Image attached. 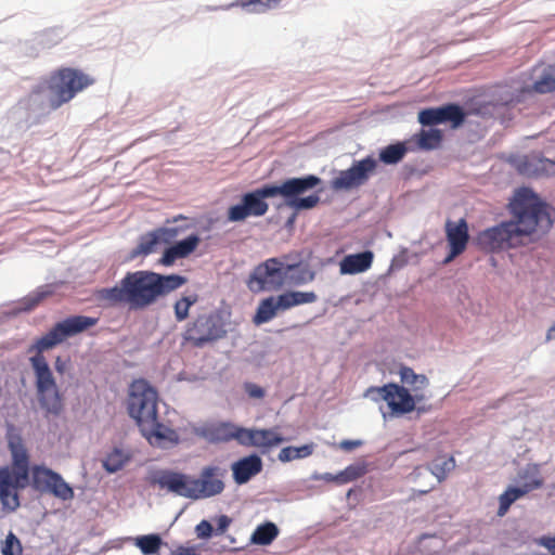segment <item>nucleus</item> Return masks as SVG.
<instances>
[{"instance_id": "nucleus-41", "label": "nucleus", "mask_w": 555, "mask_h": 555, "mask_svg": "<svg viewBox=\"0 0 555 555\" xmlns=\"http://www.w3.org/2000/svg\"><path fill=\"white\" fill-rule=\"evenodd\" d=\"M212 526L207 520H202L196 527L195 532L197 538L199 539H208L211 537L212 533Z\"/></svg>"}, {"instance_id": "nucleus-1", "label": "nucleus", "mask_w": 555, "mask_h": 555, "mask_svg": "<svg viewBox=\"0 0 555 555\" xmlns=\"http://www.w3.org/2000/svg\"><path fill=\"white\" fill-rule=\"evenodd\" d=\"M513 219L479 232L477 246L486 251H499L518 246L522 236L547 232L554 222V209L528 188H521L508 204Z\"/></svg>"}, {"instance_id": "nucleus-17", "label": "nucleus", "mask_w": 555, "mask_h": 555, "mask_svg": "<svg viewBox=\"0 0 555 555\" xmlns=\"http://www.w3.org/2000/svg\"><path fill=\"white\" fill-rule=\"evenodd\" d=\"M262 467V460L259 455L245 456L232 464L233 479L237 485H244L258 475Z\"/></svg>"}, {"instance_id": "nucleus-54", "label": "nucleus", "mask_w": 555, "mask_h": 555, "mask_svg": "<svg viewBox=\"0 0 555 555\" xmlns=\"http://www.w3.org/2000/svg\"><path fill=\"white\" fill-rule=\"evenodd\" d=\"M427 537H429V535H428V534H423V535L421 537V539H425V538H427Z\"/></svg>"}, {"instance_id": "nucleus-4", "label": "nucleus", "mask_w": 555, "mask_h": 555, "mask_svg": "<svg viewBox=\"0 0 555 555\" xmlns=\"http://www.w3.org/2000/svg\"><path fill=\"white\" fill-rule=\"evenodd\" d=\"M157 400L156 390L146 380L138 379L130 385L127 409L150 444L168 448L179 442V435L158 421Z\"/></svg>"}, {"instance_id": "nucleus-7", "label": "nucleus", "mask_w": 555, "mask_h": 555, "mask_svg": "<svg viewBox=\"0 0 555 555\" xmlns=\"http://www.w3.org/2000/svg\"><path fill=\"white\" fill-rule=\"evenodd\" d=\"M9 449L13 469L0 468V502L4 508L14 512L20 506L18 489H25L29 481V456L18 435L10 436Z\"/></svg>"}, {"instance_id": "nucleus-21", "label": "nucleus", "mask_w": 555, "mask_h": 555, "mask_svg": "<svg viewBox=\"0 0 555 555\" xmlns=\"http://www.w3.org/2000/svg\"><path fill=\"white\" fill-rule=\"evenodd\" d=\"M443 133L440 129L431 128L428 130L422 129L420 132L413 134L408 144L415 150L431 151L441 145Z\"/></svg>"}, {"instance_id": "nucleus-29", "label": "nucleus", "mask_w": 555, "mask_h": 555, "mask_svg": "<svg viewBox=\"0 0 555 555\" xmlns=\"http://www.w3.org/2000/svg\"><path fill=\"white\" fill-rule=\"evenodd\" d=\"M314 451V443H308L300 447H285L283 448L278 459L279 461L286 463L294 460L306 459L310 456Z\"/></svg>"}, {"instance_id": "nucleus-38", "label": "nucleus", "mask_w": 555, "mask_h": 555, "mask_svg": "<svg viewBox=\"0 0 555 555\" xmlns=\"http://www.w3.org/2000/svg\"><path fill=\"white\" fill-rule=\"evenodd\" d=\"M401 382L405 385L412 384L414 378H421V386H428L429 380L424 374H416L411 367L401 366L399 370Z\"/></svg>"}, {"instance_id": "nucleus-23", "label": "nucleus", "mask_w": 555, "mask_h": 555, "mask_svg": "<svg viewBox=\"0 0 555 555\" xmlns=\"http://www.w3.org/2000/svg\"><path fill=\"white\" fill-rule=\"evenodd\" d=\"M283 311H285V309L282 305H280V295L270 296L259 302L253 321L255 324L260 325L271 321L278 315L279 312Z\"/></svg>"}, {"instance_id": "nucleus-35", "label": "nucleus", "mask_w": 555, "mask_h": 555, "mask_svg": "<svg viewBox=\"0 0 555 555\" xmlns=\"http://www.w3.org/2000/svg\"><path fill=\"white\" fill-rule=\"evenodd\" d=\"M532 90L537 93H548L555 91V77L550 74H543L532 86Z\"/></svg>"}, {"instance_id": "nucleus-42", "label": "nucleus", "mask_w": 555, "mask_h": 555, "mask_svg": "<svg viewBox=\"0 0 555 555\" xmlns=\"http://www.w3.org/2000/svg\"><path fill=\"white\" fill-rule=\"evenodd\" d=\"M182 258L180 254H178V249L176 245L167 248L162 257V263L169 266L172 264L177 259Z\"/></svg>"}, {"instance_id": "nucleus-51", "label": "nucleus", "mask_w": 555, "mask_h": 555, "mask_svg": "<svg viewBox=\"0 0 555 555\" xmlns=\"http://www.w3.org/2000/svg\"><path fill=\"white\" fill-rule=\"evenodd\" d=\"M423 474L422 467H416L410 475L413 481H416Z\"/></svg>"}, {"instance_id": "nucleus-22", "label": "nucleus", "mask_w": 555, "mask_h": 555, "mask_svg": "<svg viewBox=\"0 0 555 555\" xmlns=\"http://www.w3.org/2000/svg\"><path fill=\"white\" fill-rule=\"evenodd\" d=\"M374 255L366 250L346 256L340 262V272L344 274H357L371 268Z\"/></svg>"}, {"instance_id": "nucleus-25", "label": "nucleus", "mask_w": 555, "mask_h": 555, "mask_svg": "<svg viewBox=\"0 0 555 555\" xmlns=\"http://www.w3.org/2000/svg\"><path fill=\"white\" fill-rule=\"evenodd\" d=\"M409 151H414V147L410 146L408 141L389 144L380 150L379 160L387 165H395L401 162Z\"/></svg>"}, {"instance_id": "nucleus-20", "label": "nucleus", "mask_w": 555, "mask_h": 555, "mask_svg": "<svg viewBox=\"0 0 555 555\" xmlns=\"http://www.w3.org/2000/svg\"><path fill=\"white\" fill-rule=\"evenodd\" d=\"M543 481L541 479H534L530 482L525 483L522 487H509L499 498V509L498 515L504 516L509 509L511 505L521 496L534 489L541 488Z\"/></svg>"}, {"instance_id": "nucleus-31", "label": "nucleus", "mask_w": 555, "mask_h": 555, "mask_svg": "<svg viewBox=\"0 0 555 555\" xmlns=\"http://www.w3.org/2000/svg\"><path fill=\"white\" fill-rule=\"evenodd\" d=\"M455 468V460L453 456L437 457L433 461L430 466L431 474L438 479L439 482L447 479L448 475Z\"/></svg>"}, {"instance_id": "nucleus-3", "label": "nucleus", "mask_w": 555, "mask_h": 555, "mask_svg": "<svg viewBox=\"0 0 555 555\" xmlns=\"http://www.w3.org/2000/svg\"><path fill=\"white\" fill-rule=\"evenodd\" d=\"M185 283L186 279L178 274L162 275L150 271H135L127 273L119 285L105 288L101 294L102 298L112 304L122 302L132 309H142Z\"/></svg>"}, {"instance_id": "nucleus-28", "label": "nucleus", "mask_w": 555, "mask_h": 555, "mask_svg": "<svg viewBox=\"0 0 555 555\" xmlns=\"http://www.w3.org/2000/svg\"><path fill=\"white\" fill-rule=\"evenodd\" d=\"M159 243V237L156 233L150 232L142 235L138 245L130 251V259H135L140 256H147L155 251L156 245Z\"/></svg>"}, {"instance_id": "nucleus-44", "label": "nucleus", "mask_w": 555, "mask_h": 555, "mask_svg": "<svg viewBox=\"0 0 555 555\" xmlns=\"http://www.w3.org/2000/svg\"><path fill=\"white\" fill-rule=\"evenodd\" d=\"M362 442L360 440H343L339 444L344 451H352L360 447Z\"/></svg>"}, {"instance_id": "nucleus-50", "label": "nucleus", "mask_w": 555, "mask_h": 555, "mask_svg": "<svg viewBox=\"0 0 555 555\" xmlns=\"http://www.w3.org/2000/svg\"><path fill=\"white\" fill-rule=\"evenodd\" d=\"M434 488H435L434 486H430V487H429V488H427V489L413 490L411 498H412V499H415L416 496L427 494V493H428V492H430Z\"/></svg>"}, {"instance_id": "nucleus-53", "label": "nucleus", "mask_w": 555, "mask_h": 555, "mask_svg": "<svg viewBox=\"0 0 555 555\" xmlns=\"http://www.w3.org/2000/svg\"><path fill=\"white\" fill-rule=\"evenodd\" d=\"M56 370L60 372L62 371V367L60 365V359L56 360Z\"/></svg>"}, {"instance_id": "nucleus-43", "label": "nucleus", "mask_w": 555, "mask_h": 555, "mask_svg": "<svg viewBox=\"0 0 555 555\" xmlns=\"http://www.w3.org/2000/svg\"><path fill=\"white\" fill-rule=\"evenodd\" d=\"M539 544L546 547L552 555H555V538L542 537L539 539Z\"/></svg>"}, {"instance_id": "nucleus-36", "label": "nucleus", "mask_w": 555, "mask_h": 555, "mask_svg": "<svg viewBox=\"0 0 555 555\" xmlns=\"http://www.w3.org/2000/svg\"><path fill=\"white\" fill-rule=\"evenodd\" d=\"M2 555H22V545L17 537L10 532L1 547Z\"/></svg>"}, {"instance_id": "nucleus-46", "label": "nucleus", "mask_w": 555, "mask_h": 555, "mask_svg": "<svg viewBox=\"0 0 555 555\" xmlns=\"http://www.w3.org/2000/svg\"><path fill=\"white\" fill-rule=\"evenodd\" d=\"M230 522H231V519L228 516H225V515L220 516L218 518L217 531L219 533H223L230 526Z\"/></svg>"}, {"instance_id": "nucleus-2", "label": "nucleus", "mask_w": 555, "mask_h": 555, "mask_svg": "<svg viewBox=\"0 0 555 555\" xmlns=\"http://www.w3.org/2000/svg\"><path fill=\"white\" fill-rule=\"evenodd\" d=\"M321 183V179L313 175L301 178H291L283 181L280 185L267 184L246 193L242 197V203L231 206L228 210V219L232 222L243 221L249 216L261 217L266 215L269 205L266 198L282 196L288 207L295 210L314 208L320 203L318 194H311L300 197L307 191L314 189Z\"/></svg>"}, {"instance_id": "nucleus-8", "label": "nucleus", "mask_w": 555, "mask_h": 555, "mask_svg": "<svg viewBox=\"0 0 555 555\" xmlns=\"http://www.w3.org/2000/svg\"><path fill=\"white\" fill-rule=\"evenodd\" d=\"M39 352L30 358V362L35 373V384L37 390V398L40 406L46 410L48 414L57 415L62 408V398L60 396L53 373L41 354L43 349H38Z\"/></svg>"}, {"instance_id": "nucleus-12", "label": "nucleus", "mask_w": 555, "mask_h": 555, "mask_svg": "<svg viewBox=\"0 0 555 555\" xmlns=\"http://www.w3.org/2000/svg\"><path fill=\"white\" fill-rule=\"evenodd\" d=\"M225 324L219 315H199L186 328L184 338L195 345L211 343L224 337Z\"/></svg>"}, {"instance_id": "nucleus-16", "label": "nucleus", "mask_w": 555, "mask_h": 555, "mask_svg": "<svg viewBox=\"0 0 555 555\" xmlns=\"http://www.w3.org/2000/svg\"><path fill=\"white\" fill-rule=\"evenodd\" d=\"M446 235L450 246V253L444 260V262L448 263L466 249L469 241L468 224L466 220L463 218L457 222L448 220L446 223Z\"/></svg>"}, {"instance_id": "nucleus-9", "label": "nucleus", "mask_w": 555, "mask_h": 555, "mask_svg": "<svg viewBox=\"0 0 555 555\" xmlns=\"http://www.w3.org/2000/svg\"><path fill=\"white\" fill-rule=\"evenodd\" d=\"M292 269L294 267L281 258H269L254 268L246 281L247 287L253 293L276 291L284 285Z\"/></svg>"}, {"instance_id": "nucleus-13", "label": "nucleus", "mask_w": 555, "mask_h": 555, "mask_svg": "<svg viewBox=\"0 0 555 555\" xmlns=\"http://www.w3.org/2000/svg\"><path fill=\"white\" fill-rule=\"evenodd\" d=\"M33 485L36 489L47 491L63 501L72 500L74 498L73 488L65 482L60 474L47 467H34Z\"/></svg>"}, {"instance_id": "nucleus-49", "label": "nucleus", "mask_w": 555, "mask_h": 555, "mask_svg": "<svg viewBox=\"0 0 555 555\" xmlns=\"http://www.w3.org/2000/svg\"><path fill=\"white\" fill-rule=\"evenodd\" d=\"M408 386L411 387L412 391L424 390L427 387V386H421V378H414L412 380V384H409Z\"/></svg>"}, {"instance_id": "nucleus-15", "label": "nucleus", "mask_w": 555, "mask_h": 555, "mask_svg": "<svg viewBox=\"0 0 555 555\" xmlns=\"http://www.w3.org/2000/svg\"><path fill=\"white\" fill-rule=\"evenodd\" d=\"M465 120L463 108L456 104H446L440 107L422 109L418 121L423 126H435L449 122L453 129L459 128Z\"/></svg>"}, {"instance_id": "nucleus-27", "label": "nucleus", "mask_w": 555, "mask_h": 555, "mask_svg": "<svg viewBox=\"0 0 555 555\" xmlns=\"http://www.w3.org/2000/svg\"><path fill=\"white\" fill-rule=\"evenodd\" d=\"M134 545L141 551L143 555L158 554L163 540L156 533L139 535L134 539Z\"/></svg>"}, {"instance_id": "nucleus-37", "label": "nucleus", "mask_w": 555, "mask_h": 555, "mask_svg": "<svg viewBox=\"0 0 555 555\" xmlns=\"http://www.w3.org/2000/svg\"><path fill=\"white\" fill-rule=\"evenodd\" d=\"M199 242V238L196 235H191L176 244V247L178 249V254L182 258L189 256L191 253L195 250Z\"/></svg>"}, {"instance_id": "nucleus-10", "label": "nucleus", "mask_w": 555, "mask_h": 555, "mask_svg": "<svg viewBox=\"0 0 555 555\" xmlns=\"http://www.w3.org/2000/svg\"><path fill=\"white\" fill-rule=\"evenodd\" d=\"M98 323L96 318L73 315L56 323L46 335L40 337L31 347H54L68 337L78 335Z\"/></svg>"}, {"instance_id": "nucleus-52", "label": "nucleus", "mask_w": 555, "mask_h": 555, "mask_svg": "<svg viewBox=\"0 0 555 555\" xmlns=\"http://www.w3.org/2000/svg\"><path fill=\"white\" fill-rule=\"evenodd\" d=\"M547 339H555V323L550 327L546 335Z\"/></svg>"}, {"instance_id": "nucleus-24", "label": "nucleus", "mask_w": 555, "mask_h": 555, "mask_svg": "<svg viewBox=\"0 0 555 555\" xmlns=\"http://www.w3.org/2000/svg\"><path fill=\"white\" fill-rule=\"evenodd\" d=\"M318 300L314 292L288 291L280 295V305L286 310L296 306L313 304Z\"/></svg>"}, {"instance_id": "nucleus-14", "label": "nucleus", "mask_w": 555, "mask_h": 555, "mask_svg": "<svg viewBox=\"0 0 555 555\" xmlns=\"http://www.w3.org/2000/svg\"><path fill=\"white\" fill-rule=\"evenodd\" d=\"M370 392H377L387 402L395 416L404 415L414 411V398L409 389L395 383L383 387L371 388Z\"/></svg>"}, {"instance_id": "nucleus-34", "label": "nucleus", "mask_w": 555, "mask_h": 555, "mask_svg": "<svg viewBox=\"0 0 555 555\" xmlns=\"http://www.w3.org/2000/svg\"><path fill=\"white\" fill-rule=\"evenodd\" d=\"M198 300L197 295L183 296L175 304V315L178 321H184L189 317L191 306Z\"/></svg>"}, {"instance_id": "nucleus-19", "label": "nucleus", "mask_w": 555, "mask_h": 555, "mask_svg": "<svg viewBox=\"0 0 555 555\" xmlns=\"http://www.w3.org/2000/svg\"><path fill=\"white\" fill-rule=\"evenodd\" d=\"M245 429L244 427L237 426L232 423H218L208 429V435L212 441L216 442H229L236 440L241 446H244L245 441Z\"/></svg>"}, {"instance_id": "nucleus-30", "label": "nucleus", "mask_w": 555, "mask_h": 555, "mask_svg": "<svg viewBox=\"0 0 555 555\" xmlns=\"http://www.w3.org/2000/svg\"><path fill=\"white\" fill-rule=\"evenodd\" d=\"M130 461V454L115 448L103 460V467L108 473H116Z\"/></svg>"}, {"instance_id": "nucleus-26", "label": "nucleus", "mask_w": 555, "mask_h": 555, "mask_svg": "<svg viewBox=\"0 0 555 555\" xmlns=\"http://www.w3.org/2000/svg\"><path fill=\"white\" fill-rule=\"evenodd\" d=\"M279 532V528L274 522L267 521L255 529L251 541L258 545H269L276 539Z\"/></svg>"}, {"instance_id": "nucleus-39", "label": "nucleus", "mask_w": 555, "mask_h": 555, "mask_svg": "<svg viewBox=\"0 0 555 555\" xmlns=\"http://www.w3.org/2000/svg\"><path fill=\"white\" fill-rule=\"evenodd\" d=\"M364 474L362 467L350 465L346 469L339 473L340 485L353 481L360 478Z\"/></svg>"}, {"instance_id": "nucleus-47", "label": "nucleus", "mask_w": 555, "mask_h": 555, "mask_svg": "<svg viewBox=\"0 0 555 555\" xmlns=\"http://www.w3.org/2000/svg\"><path fill=\"white\" fill-rule=\"evenodd\" d=\"M318 479H321V480H324V481H327V482L340 483L339 474L333 475L331 473H325V474L321 475L320 477H318Z\"/></svg>"}, {"instance_id": "nucleus-45", "label": "nucleus", "mask_w": 555, "mask_h": 555, "mask_svg": "<svg viewBox=\"0 0 555 555\" xmlns=\"http://www.w3.org/2000/svg\"><path fill=\"white\" fill-rule=\"evenodd\" d=\"M171 555H201L194 546H179Z\"/></svg>"}, {"instance_id": "nucleus-32", "label": "nucleus", "mask_w": 555, "mask_h": 555, "mask_svg": "<svg viewBox=\"0 0 555 555\" xmlns=\"http://www.w3.org/2000/svg\"><path fill=\"white\" fill-rule=\"evenodd\" d=\"M281 0H237V5L249 13L261 14L280 5Z\"/></svg>"}, {"instance_id": "nucleus-18", "label": "nucleus", "mask_w": 555, "mask_h": 555, "mask_svg": "<svg viewBox=\"0 0 555 555\" xmlns=\"http://www.w3.org/2000/svg\"><path fill=\"white\" fill-rule=\"evenodd\" d=\"M245 447L270 449L279 446L286 439L275 428L270 429H245Z\"/></svg>"}, {"instance_id": "nucleus-33", "label": "nucleus", "mask_w": 555, "mask_h": 555, "mask_svg": "<svg viewBox=\"0 0 555 555\" xmlns=\"http://www.w3.org/2000/svg\"><path fill=\"white\" fill-rule=\"evenodd\" d=\"M294 269L289 270L286 279L289 280L291 284L304 285L314 280V272L311 271L307 266L291 264Z\"/></svg>"}, {"instance_id": "nucleus-40", "label": "nucleus", "mask_w": 555, "mask_h": 555, "mask_svg": "<svg viewBox=\"0 0 555 555\" xmlns=\"http://www.w3.org/2000/svg\"><path fill=\"white\" fill-rule=\"evenodd\" d=\"M244 390L251 399H262L266 396V391L262 387L250 382L244 383Z\"/></svg>"}, {"instance_id": "nucleus-11", "label": "nucleus", "mask_w": 555, "mask_h": 555, "mask_svg": "<svg viewBox=\"0 0 555 555\" xmlns=\"http://www.w3.org/2000/svg\"><path fill=\"white\" fill-rule=\"evenodd\" d=\"M377 160L373 156H366L363 159L356 160L351 167L341 170L339 175L331 182L332 189L352 190L365 184L372 175L376 171Z\"/></svg>"}, {"instance_id": "nucleus-48", "label": "nucleus", "mask_w": 555, "mask_h": 555, "mask_svg": "<svg viewBox=\"0 0 555 555\" xmlns=\"http://www.w3.org/2000/svg\"><path fill=\"white\" fill-rule=\"evenodd\" d=\"M412 398H414V410L416 409V403H420L427 399V396L422 391H413Z\"/></svg>"}, {"instance_id": "nucleus-6", "label": "nucleus", "mask_w": 555, "mask_h": 555, "mask_svg": "<svg viewBox=\"0 0 555 555\" xmlns=\"http://www.w3.org/2000/svg\"><path fill=\"white\" fill-rule=\"evenodd\" d=\"M93 83L94 79L82 70L62 67L36 85L28 94V101L35 102L39 95L49 92L48 106L55 111Z\"/></svg>"}, {"instance_id": "nucleus-5", "label": "nucleus", "mask_w": 555, "mask_h": 555, "mask_svg": "<svg viewBox=\"0 0 555 555\" xmlns=\"http://www.w3.org/2000/svg\"><path fill=\"white\" fill-rule=\"evenodd\" d=\"M223 473L218 466H205L197 478L163 469L151 478V485L158 486L177 495L199 500L220 494L224 490Z\"/></svg>"}]
</instances>
